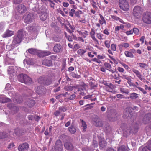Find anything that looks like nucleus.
<instances>
[{"mask_svg": "<svg viewBox=\"0 0 151 151\" xmlns=\"http://www.w3.org/2000/svg\"><path fill=\"white\" fill-rule=\"evenodd\" d=\"M24 37L23 32L21 31H19L18 32L17 35L13 37L12 41L13 45H15L20 43Z\"/></svg>", "mask_w": 151, "mask_h": 151, "instance_id": "1", "label": "nucleus"}, {"mask_svg": "<svg viewBox=\"0 0 151 151\" xmlns=\"http://www.w3.org/2000/svg\"><path fill=\"white\" fill-rule=\"evenodd\" d=\"M119 5L121 9L124 11H128L129 9V5L127 0H119Z\"/></svg>", "mask_w": 151, "mask_h": 151, "instance_id": "2", "label": "nucleus"}, {"mask_svg": "<svg viewBox=\"0 0 151 151\" xmlns=\"http://www.w3.org/2000/svg\"><path fill=\"white\" fill-rule=\"evenodd\" d=\"M142 20L145 24H151V12L148 11L144 12L142 14Z\"/></svg>", "mask_w": 151, "mask_h": 151, "instance_id": "3", "label": "nucleus"}, {"mask_svg": "<svg viewBox=\"0 0 151 151\" xmlns=\"http://www.w3.org/2000/svg\"><path fill=\"white\" fill-rule=\"evenodd\" d=\"M34 19L33 14L32 13H29L24 16V22L27 24H29L32 22Z\"/></svg>", "mask_w": 151, "mask_h": 151, "instance_id": "4", "label": "nucleus"}, {"mask_svg": "<svg viewBox=\"0 0 151 151\" xmlns=\"http://www.w3.org/2000/svg\"><path fill=\"white\" fill-rule=\"evenodd\" d=\"M38 82L40 83H43V84L47 85H49L52 82V80L51 78H49L47 79H45L44 77H41L38 79Z\"/></svg>", "mask_w": 151, "mask_h": 151, "instance_id": "5", "label": "nucleus"}, {"mask_svg": "<svg viewBox=\"0 0 151 151\" xmlns=\"http://www.w3.org/2000/svg\"><path fill=\"white\" fill-rule=\"evenodd\" d=\"M16 9L19 13L22 14L26 11L27 8L24 5L21 4L17 6L16 7Z\"/></svg>", "mask_w": 151, "mask_h": 151, "instance_id": "6", "label": "nucleus"}, {"mask_svg": "<svg viewBox=\"0 0 151 151\" xmlns=\"http://www.w3.org/2000/svg\"><path fill=\"white\" fill-rule=\"evenodd\" d=\"M142 12V10L141 8L139 6H136L134 8L133 14L134 16H137L140 15Z\"/></svg>", "mask_w": 151, "mask_h": 151, "instance_id": "7", "label": "nucleus"}, {"mask_svg": "<svg viewBox=\"0 0 151 151\" xmlns=\"http://www.w3.org/2000/svg\"><path fill=\"white\" fill-rule=\"evenodd\" d=\"M63 148L61 142L60 140L56 141L55 147V151H61Z\"/></svg>", "mask_w": 151, "mask_h": 151, "instance_id": "8", "label": "nucleus"}, {"mask_svg": "<svg viewBox=\"0 0 151 151\" xmlns=\"http://www.w3.org/2000/svg\"><path fill=\"white\" fill-rule=\"evenodd\" d=\"M29 147V144L27 143H24L20 145L18 147L19 151H23L28 150Z\"/></svg>", "mask_w": 151, "mask_h": 151, "instance_id": "9", "label": "nucleus"}, {"mask_svg": "<svg viewBox=\"0 0 151 151\" xmlns=\"http://www.w3.org/2000/svg\"><path fill=\"white\" fill-rule=\"evenodd\" d=\"M47 9H45L42 12L40 15V19L42 21L45 20L47 17Z\"/></svg>", "mask_w": 151, "mask_h": 151, "instance_id": "10", "label": "nucleus"}, {"mask_svg": "<svg viewBox=\"0 0 151 151\" xmlns=\"http://www.w3.org/2000/svg\"><path fill=\"white\" fill-rule=\"evenodd\" d=\"M28 78V76L26 74H21L18 76V79L19 81L22 83H24V82H27V81L25 80L26 78Z\"/></svg>", "mask_w": 151, "mask_h": 151, "instance_id": "11", "label": "nucleus"}, {"mask_svg": "<svg viewBox=\"0 0 151 151\" xmlns=\"http://www.w3.org/2000/svg\"><path fill=\"white\" fill-rule=\"evenodd\" d=\"M110 72L112 73V74L110 76L111 79L116 80H118L119 79V75H117V71L116 70L114 71L113 70H111Z\"/></svg>", "mask_w": 151, "mask_h": 151, "instance_id": "12", "label": "nucleus"}, {"mask_svg": "<svg viewBox=\"0 0 151 151\" xmlns=\"http://www.w3.org/2000/svg\"><path fill=\"white\" fill-rule=\"evenodd\" d=\"M14 34V32L9 30H7L2 35L3 38H7L10 37Z\"/></svg>", "mask_w": 151, "mask_h": 151, "instance_id": "13", "label": "nucleus"}, {"mask_svg": "<svg viewBox=\"0 0 151 151\" xmlns=\"http://www.w3.org/2000/svg\"><path fill=\"white\" fill-rule=\"evenodd\" d=\"M53 50L56 52H59L62 51V47L60 44H57L54 46Z\"/></svg>", "mask_w": 151, "mask_h": 151, "instance_id": "14", "label": "nucleus"}, {"mask_svg": "<svg viewBox=\"0 0 151 151\" xmlns=\"http://www.w3.org/2000/svg\"><path fill=\"white\" fill-rule=\"evenodd\" d=\"M40 57H42L46 56H48L51 54V52L49 51H39L37 54Z\"/></svg>", "mask_w": 151, "mask_h": 151, "instance_id": "15", "label": "nucleus"}, {"mask_svg": "<svg viewBox=\"0 0 151 151\" xmlns=\"http://www.w3.org/2000/svg\"><path fill=\"white\" fill-rule=\"evenodd\" d=\"M131 132V129L129 127H127L126 129L124 130L123 135L124 136L127 137L130 134Z\"/></svg>", "mask_w": 151, "mask_h": 151, "instance_id": "16", "label": "nucleus"}, {"mask_svg": "<svg viewBox=\"0 0 151 151\" xmlns=\"http://www.w3.org/2000/svg\"><path fill=\"white\" fill-rule=\"evenodd\" d=\"M87 51L86 49H80L77 50V53L79 55L82 56L85 55Z\"/></svg>", "mask_w": 151, "mask_h": 151, "instance_id": "17", "label": "nucleus"}, {"mask_svg": "<svg viewBox=\"0 0 151 151\" xmlns=\"http://www.w3.org/2000/svg\"><path fill=\"white\" fill-rule=\"evenodd\" d=\"M95 31L94 29H91L90 35L92 39L95 41L97 42H98V40L95 38Z\"/></svg>", "mask_w": 151, "mask_h": 151, "instance_id": "18", "label": "nucleus"}, {"mask_svg": "<svg viewBox=\"0 0 151 151\" xmlns=\"http://www.w3.org/2000/svg\"><path fill=\"white\" fill-rule=\"evenodd\" d=\"M45 89L44 87L42 86H38L35 88L36 92L39 94L42 93V92L45 91Z\"/></svg>", "mask_w": 151, "mask_h": 151, "instance_id": "19", "label": "nucleus"}, {"mask_svg": "<svg viewBox=\"0 0 151 151\" xmlns=\"http://www.w3.org/2000/svg\"><path fill=\"white\" fill-rule=\"evenodd\" d=\"M42 63L43 65L48 66H50L52 64L51 61L46 59L43 60Z\"/></svg>", "mask_w": 151, "mask_h": 151, "instance_id": "20", "label": "nucleus"}, {"mask_svg": "<svg viewBox=\"0 0 151 151\" xmlns=\"http://www.w3.org/2000/svg\"><path fill=\"white\" fill-rule=\"evenodd\" d=\"M11 101V99L6 98L5 96H2L0 97V102L1 103H5L9 102Z\"/></svg>", "mask_w": 151, "mask_h": 151, "instance_id": "21", "label": "nucleus"}, {"mask_svg": "<svg viewBox=\"0 0 151 151\" xmlns=\"http://www.w3.org/2000/svg\"><path fill=\"white\" fill-rule=\"evenodd\" d=\"M129 44L128 43L122 42L118 45V47L120 50L122 49V47L127 48L129 46Z\"/></svg>", "mask_w": 151, "mask_h": 151, "instance_id": "22", "label": "nucleus"}, {"mask_svg": "<svg viewBox=\"0 0 151 151\" xmlns=\"http://www.w3.org/2000/svg\"><path fill=\"white\" fill-rule=\"evenodd\" d=\"M149 114H147L145 116L143 121L145 124L147 123L151 120V118Z\"/></svg>", "mask_w": 151, "mask_h": 151, "instance_id": "23", "label": "nucleus"}, {"mask_svg": "<svg viewBox=\"0 0 151 151\" xmlns=\"http://www.w3.org/2000/svg\"><path fill=\"white\" fill-rule=\"evenodd\" d=\"M132 71L136 74L139 79L142 76L141 73L139 70L134 68H132Z\"/></svg>", "mask_w": 151, "mask_h": 151, "instance_id": "24", "label": "nucleus"}, {"mask_svg": "<svg viewBox=\"0 0 151 151\" xmlns=\"http://www.w3.org/2000/svg\"><path fill=\"white\" fill-rule=\"evenodd\" d=\"M52 127L50 126L49 129H47L44 132V134L46 136H49L52 134Z\"/></svg>", "mask_w": 151, "mask_h": 151, "instance_id": "25", "label": "nucleus"}, {"mask_svg": "<svg viewBox=\"0 0 151 151\" xmlns=\"http://www.w3.org/2000/svg\"><path fill=\"white\" fill-rule=\"evenodd\" d=\"M99 16H100V19H99V23H100L101 25H103L104 24H106V21L105 20L103 16L101 14H99Z\"/></svg>", "mask_w": 151, "mask_h": 151, "instance_id": "26", "label": "nucleus"}, {"mask_svg": "<svg viewBox=\"0 0 151 151\" xmlns=\"http://www.w3.org/2000/svg\"><path fill=\"white\" fill-rule=\"evenodd\" d=\"M27 51L29 53L32 55H36L38 52V51L35 49H29Z\"/></svg>", "mask_w": 151, "mask_h": 151, "instance_id": "27", "label": "nucleus"}, {"mask_svg": "<svg viewBox=\"0 0 151 151\" xmlns=\"http://www.w3.org/2000/svg\"><path fill=\"white\" fill-rule=\"evenodd\" d=\"M138 94L136 93H133L130 94L129 97H126V98L128 99L130 98L132 99H135L138 97Z\"/></svg>", "mask_w": 151, "mask_h": 151, "instance_id": "28", "label": "nucleus"}, {"mask_svg": "<svg viewBox=\"0 0 151 151\" xmlns=\"http://www.w3.org/2000/svg\"><path fill=\"white\" fill-rule=\"evenodd\" d=\"M64 147L67 150H71L73 147L72 144L69 142H66L64 144Z\"/></svg>", "mask_w": 151, "mask_h": 151, "instance_id": "29", "label": "nucleus"}, {"mask_svg": "<svg viewBox=\"0 0 151 151\" xmlns=\"http://www.w3.org/2000/svg\"><path fill=\"white\" fill-rule=\"evenodd\" d=\"M99 145L101 147L103 148L106 145V142L104 139H101L99 140Z\"/></svg>", "mask_w": 151, "mask_h": 151, "instance_id": "30", "label": "nucleus"}, {"mask_svg": "<svg viewBox=\"0 0 151 151\" xmlns=\"http://www.w3.org/2000/svg\"><path fill=\"white\" fill-rule=\"evenodd\" d=\"M124 54L127 57L133 58L134 57V55L132 52L130 51H126L124 52Z\"/></svg>", "mask_w": 151, "mask_h": 151, "instance_id": "31", "label": "nucleus"}, {"mask_svg": "<svg viewBox=\"0 0 151 151\" xmlns=\"http://www.w3.org/2000/svg\"><path fill=\"white\" fill-rule=\"evenodd\" d=\"M95 124L97 127H101L103 125V123L102 121L99 119H97L96 121H95Z\"/></svg>", "mask_w": 151, "mask_h": 151, "instance_id": "32", "label": "nucleus"}, {"mask_svg": "<svg viewBox=\"0 0 151 151\" xmlns=\"http://www.w3.org/2000/svg\"><path fill=\"white\" fill-rule=\"evenodd\" d=\"M129 109L128 108H126L124 110V114L123 117L124 118H128L129 115Z\"/></svg>", "mask_w": 151, "mask_h": 151, "instance_id": "33", "label": "nucleus"}, {"mask_svg": "<svg viewBox=\"0 0 151 151\" xmlns=\"http://www.w3.org/2000/svg\"><path fill=\"white\" fill-rule=\"evenodd\" d=\"M91 3L92 6L95 9L97 10L98 9V7L96 6L97 4L98 5V6L100 7V6L98 4V3H96L94 0H91Z\"/></svg>", "mask_w": 151, "mask_h": 151, "instance_id": "34", "label": "nucleus"}, {"mask_svg": "<svg viewBox=\"0 0 151 151\" xmlns=\"http://www.w3.org/2000/svg\"><path fill=\"white\" fill-rule=\"evenodd\" d=\"M68 130L72 134H74L76 130L75 128L73 126H71L68 128Z\"/></svg>", "mask_w": 151, "mask_h": 151, "instance_id": "35", "label": "nucleus"}, {"mask_svg": "<svg viewBox=\"0 0 151 151\" xmlns=\"http://www.w3.org/2000/svg\"><path fill=\"white\" fill-rule=\"evenodd\" d=\"M123 79H126L128 81L130 82L131 81V79L130 77L127 75L122 74V76H120Z\"/></svg>", "mask_w": 151, "mask_h": 151, "instance_id": "36", "label": "nucleus"}, {"mask_svg": "<svg viewBox=\"0 0 151 151\" xmlns=\"http://www.w3.org/2000/svg\"><path fill=\"white\" fill-rule=\"evenodd\" d=\"M104 66L107 68V70L110 72V70H112L111 68V65L105 62L104 63Z\"/></svg>", "mask_w": 151, "mask_h": 151, "instance_id": "37", "label": "nucleus"}, {"mask_svg": "<svg viewBox=\"0 0 151 151\" xmlns=\"http://www.w3.org/2000/svg\"><path fill=\"white\" fill-rule=\"evenodd\" d=\"M35 104V102L32 99H29L27 104V105L30 107L33 106Z\"/></svg>", "mask_w": 151, "mask_h": 151, "instance_id": "38", "label": "nucleus"}, {"mask_svg": "<svg viewBox=\"0 0 151 151\" xmlns=\"http://www.w3.org/2000/svg\"><path fill=\"white\" fill-rule=\"evenodd\" d=\"M8 73L11 74L14 73V67L13 66H9L8 70Z\"/></svg>", "mask_w": 151, "mask_h": 151, "instance_id": "39", "label": "nucleus"}, {"mask_svg": "<svg viewBox=\"0 0 151 151\" xmlns=\"http://www.w3.org/2000/svg\"><path fill=\"white\" fill-rule=\"evenodd\" d=\"M137 64L141 68L145 69L147 67V65L145 63H139Z\"/></svg>", "mask_w": 151, "mask_h": 151, "instance_id": "40", "label": "nucleus"}, {"mask_svg": "<svg viewBox=\"0 0 151 151\" xmlns=\"http://www.w3.org/2000/svg\"><path fill=\"white\" fill-rule=\"evenodd\" d=\"M120 91L121 93L127 94H128L129 93V91L127 89L121 88L120 89Z\"/></svg>", "mask_w": 151, "mask_h": 151, "instance_id": "41", "label": "nucleus"}, {"mask_svg": "<svg viewBox=\"0 0 151 151\" xmlns=\"http://www.w3.org/2000/svg\"><path fill=\"white\" fill-rule=\"evenodd\" d=\"M67 97L69 99L73 100L76 98V96L75 94H72L71 95H68Z\"/></svg>", "mask_w": 151, "mask_h": 151, "instance_id": "42", "label": "nucleus"}, {"mask_svg": "<svg viewBox=\"0 0 151 151\" xmlns=\"http://www.w3.org/2000/svg\"><path fill=\"white\" fill-rule=\"evenodd\" d=\"M74 13L75 14L76 16H78L77 15V12H75V10L73 9H72L69 12V15L70 16L73 17Z\"/></svg>", "mask_w": 151, "mask_h": 151, "instance_id": "43", "label": "nucleus"}, {"mask_svg": "<svg viewBox=\"0 0 151 151\" xmlns=\"http://www.w3.org/2000/svg\"><path fill=\"white\" fill-rule=\"evenodd\" d=\"M142 150V151H151L150 149H149L147 146L144 147L142 149L139 148V150Z\"/></svg>", "mask_w": 151, "mask_h": 151, "instance_id": "44", "label": "nucleus"}, {"mask_svg": "<svg viewBox=\"0 0 151 151\" xmlns=\"http://www.w3.org/2000/svg\"><path fill=\"white\" fill-rule=\"evenodd\" d=\"M135 87L137 88L141 92H142L143 94H145L147 93V92L145 91V90L143 88H141L140 87L137 86H135Z\"/></svg>", "mask_w": 151, "mask_h": 151, "instance_id": "45", "label": "nucleus"}, {"mask_svg": "<svg viewBox=\"0 0 151 151\" xmlns=\"http://www.w3.org/2000/svg\"><path fill=\"white\" fill-rule=\"evenodd\" d=\"M71 75V76L74 78L79 79L80 78V75H77L73 72L72 73Z\"/></svg>", "mask_w": 151, "mask_h": 151, "instance_id": "46", "label": "nucleus"}, {"mask_svg": "<svg viewBox=\"0 0 151 151\" xmlns=\"http://www.w3.org/2000/svg\"><path fill=\"white\" fill-rule=\"evenodd\" d=\"M133 32L135 35H138L139 34V29L136 28H134L133 29Z\"/></svg>", "mask_w": 151, "mask_h": 151, "instance_id": "47", "label": "nucleus"}, {"mask_svg": "<svg viewBox=\"0 0 151 151\" xmlns=\"http://www.w3.org/2000/svg\"><path fill=\"white\" fill-rule=\"evenodd\" d=\"M81 121L82 123V127H83V131H85V129L87 127V125L86 122L83 120H81Z\"/></svg>", "mask_w": 151, "mask_h": 151, "instance_id": "48", "label": "nucleus"}, {"mask_svg": "<svg viewBox=\"0 0 151 151\" xmlns=\"http://www.w3.org/2000/svg\"><path fill=\"white\" fill-rule=\"evenodd\" d=\"M28 78H26L24 80H27V82H24V83H25V84H28V83H30L32 81V80L31 79V78H29L28 76Z\"/></svg>", "mask_w": 151, "mask_h": 151, "instance_id": "49", "label": "nucleus"}, {"mask_svg": "<svg viewBox=\"0 0 151 151\" xmlns=\"http://www.w3.org/2000/svg\"><path fill=\"white\" fill-rule=\"evenodd\" d=\"M121 64L122 66L126 70H128L130 68L129 67L128 65L125 64L123 63H121Z\"/></svg>", "mask_w": 151, "mask_h": 151, "instance_id": "50", "label": "nucleus"}, {"mask_svg": "<svg viewBox=\"0 0 151 151\" xmlns=\"http://www.w3.org/2000/svg\"><path fill=\"white\" fill-rule=\"evenodd\" d=\"M118 151H128V150L125 149L124 146H122L119 148Z\"/></svg>", "mask_w": 151, "mask_h": 151, "instance_id": "51", "label": "nucleus"}, {"mask_svg": "<svg viewBox=\"0 0 151 151\" xmlns=\"http://www.w3.org/2000/svg\"><path fill=\"white\" fill-rule=\"evenodd\" d=\"M105 46L107 48H109L110 47V41L109 40H105L104 42Z\"/></svg>", "mask_w": 151, "mask_h": 151, "instance_id": "52", "label": "nucleus"}, {"mask_svg": "<svg viewBox=\"0 0 151 151\" xmlns=\"http://www.w3.org/2000/svg\"><path fill=\"white\" fill-rule=\"evenodd\" d=\"M111 50L113 51H116V45L113 44H111Z\"/></svg>", "mask_w": 151, "mask_h": 151, "instance_id": "53", "label": "nucleus"}, {"mask_svg": "<svg viewBox=\"0 0 151 151\" xmlns=\"http://www.w3.org/2000/svg\"><path fill=\"white\" fill-rule=\"evenodd\" d=\"M59 109L61 112H64L66 111V108L64 106L60 107Z\"/></svg>", "mask_w": 151, "mask_h": 151, "instance_id": "54", "label": "nucleus"}, {"mask_svg": "<svg viewBox=\"0 0 151 151\" xmlns=\"http://www.w3.org/2000/svg\"><path fill=\"white\" fill-rule=\"evenodd\" d=\"M11 86L9 83H7L6 84L5 89L6 91H9L10 89Z\"/></svg>", "mask_w": 151, "mask_h": 151, "instance_id": "55", "label": "nucleus"}, {"mask_svg": "<svg viewBox=\"0 0 151 151\" xmlns=\"http://www.w3.org/2000/svg\"><path fill=\"white\" fill-rule=\"evenodd\" d=\"M139 79L143 82L147 84H148V83H149V81H147L145 78H144L143 76L142 77L140 78Z\"/></svg>", "mask_w": 151, "mask_h": 151, "instance_id": "56", "label": "nucleus"}, {"mask_svg": "<svg viewBox=\"0 0 151 151\" xmlns=\"http://www.w3.org/2000/svg\"><path fill=\"white\" fill-rule=\"evenodd\" d=\"M48 1L50 3V6L52 8L54 7L55 4L53 2V1L50 0H48Z\"/></svg>", "mask_w": 151, "mask_h": 151, "instance_id": "57", "label": "nucleus"}, {"mask_svg": "<svg viewBox=\"0 0 151 151\" xmlns=\"http://www.w3.org/2000/svg\"><path fill=\"white\" fill-rule=\"evenodd\" d=\"M117 69L119 72L121 73H123L124 71V69L123 68L119 67H118Z\"/></svg>", "mask_w": 151, "mask_h": 151, "instance_id": "58", "label": "nucleus"}, {"mask_svg": "<svg viewBox=\"0 0 151 151\" xmlns=\"http://www.w3.org/2000/svg\"><path fill=\"white\" fill-rule=\"evenodd\" d=\"M146 146L149 148L151 150V139L148 142Z\"/></svg>", "mask_w": 151, "mask_h": 151, "instance_id": "59", "label": "nucleus"}, {"mask_svg": "<svg viewBox=\"0 0 151 151\" xmlns=\"http://www.w3.org/2000/svg\"><path fill=\"white\" fill-rule=\"evenodd\" d=\"M6 137V135L4 133L0 132V139H3Z\"/></svg>", "mask_w": 151, "mask_h": 151, "instance_id": "60", "label": "nucleus"}, {"mask_svg": "<svg viewBox=\"0 0 151 151\" xmlns=\"http://www.w3.org/2000/svg\"><path fill=\"white\" fill-rule=\"evenodd\" d=\"M104 84L111 89L113 87V85L111 83H105Z\"/></svg>", "mask_w": 151, "mask_h": 151, "instance_id": "61", "label": "nucleus"}, {"mask_svg": "<svg viewBox=\"0 0 151 151\" xmlns=\"http://www.w3.org/2000/svg\"><path fill=\"white\" fill-rule=\"evenodd\" d=\"M133 33V29H131L129 31H127L126 33L127 35H132Z\"/></svg>", "mask_w": 151, "mask_h": 151, "instance_id": "62", "label": "nucleus"}, {"mask_svg": "<svg viewBox=\"0 0 151 151\" xmlns=\"http://www.w3.org/2000/svg\"><path fill=\"white\" fill-rule=\"evenodd\" d=\"M23 0H14V2L15 4H18L21 3Z\"/></svg>", "mask_w": 151, "mask_h": 151, "instance_id": "63", "label": "nucleus"}, {"mask_svg": "<svg viewBox=\"0 0 151 151\" xmlns=\"http://www.w3.org/2000/svg\"><path fill=\"white\" fill-rule=\"evenodd\" d=\"M103 33L107 35H109L110 34L109 32L107 29H106L104 30L103 32Z\"/></svg>", "mask_w": 151, "mask_h": 151, "instance_id": "64", "label": "nucleus"}]
</instances>
